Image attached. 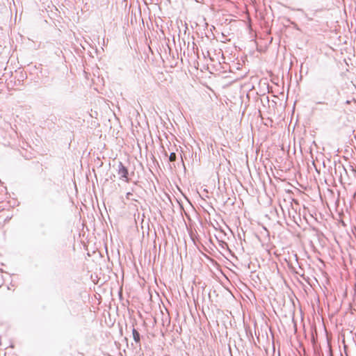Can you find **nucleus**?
Masks as SVG:
<instances>
[{"label": "nucleus", "instance_id": "f257e3e1", "mask_svg": "<svg viewBox=\"0 0 356 356\" xmlns=\"http://www.w3.org/2000/svg\"><path fill=\"white\" fill-rule=\"evenodd\" d=\"M118 175L122 178H124V181L126 182L129 181V179L128 177V175H129L128 170L124 165H123V164L122 163H120L119 165Z\"/></svg>", "mask_w": 356, "mask_h": 356}, {"label": "nucleus", "instance_id": "f03ea898", "mask_svg": "<svg viewBox=\"0 0 356 356\" xmlns=\"http://www.w3.org/2000/svg\"><path fill=\"white\" fill-rule=\"evenodd\" d=\"M132 334H133L134 340L136 343H139L140 340L139 332L136 329L134 328L132 330Z\"/></svg>", "mask_w": 356, "mask_h": 356}, {"label": "nucleus", "instance_id": "7ed1b4c3", "mask_svg": "<svg viewBox=\"0 0 356 356\" xmlns=\"http://www.w3.org/2000/svg\"><path fill=\"white\" fill-rule=\"evenodd\" d=\"M169 160L170 161H175L176 160V154L174 152H172L169 156Z\"/></svg>", "mask_w": 356, "mask_h": 356}, {"label": "nucleus", "instance_id": "20e7f679", "mask_svg": "<svg viewBox=\"0 0 356 356\" xmlns=\"http://www.w3.org/2000/svg\"><path fill=\"white\" fill-rule=\"evenodd\" d=\"M131 193H127V195H126V196H127V199H129V196H131Z\"/></svg>", "mask_w": 356, "mask_h": 356}]
</instances>
